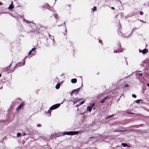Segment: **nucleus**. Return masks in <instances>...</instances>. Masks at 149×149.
<instances>
[{"label":"nucleus","instance_id":"1","mask_svg":"<svg viewBox=\"0 0 149 149\" xmlns=\"http://www.w3.org/2000/svg\"><path fill=\"white\" fill-rule=\"evenodd\" d=\"M60 104H57L52 105L49 109L47 112H46V114L48 116H50L51 115V110H54L58 108L60 106Z\"/></svg>","mask_w":149,"mask_h":149},{"label":"nucleus","instance_id":"2","mask_svg":"<svg viewBox=\"0 0 149 149\" xmlns=\"http://www.w3.org/2000/svg\"><path fill=\"white\" fill-rule=\"evenodd\" d=\"M79 133V132L78 131H70V132H62L61 134L59 135L58 136H63L65 135H77Z\"/></svg>","mask_w":149,"mask_h":149},{"label":"nucleus","instance_id":"3","mask_svg":"<svg viewBox=\"0 0 149 149\" xmlns=\"http://www.w3.org/2000/svg\"><path fill=\"white\" fill-rule=\"evenodd\" d=\"M121 47V46L120 44V43H119L116 47V48L117 49L116 50H114V52L116 53L121 52L122 51Z\"/></svg>","mask_w":149,"mask_h":149},{"label":"nucleus","instance_id":"4","mask_svg":"<svg viewBox=\"0 0 149 149\" xmlns=\"http://www.w3.org/2000/svg\"><path fill=\"white\" fill-rule=\"evenodd\" d=\"M11 64H10L8 67H7L5 68V71H6L8 73H10L13 72L14 70H10V67L11 66Z\"/></svg>","mask_w":149,"mask_h":149},{"label":"nucleus","instance_id":"5","mask_svg":"<svg viewBox=\"0 0 149 149\" xmlns=\"http://www.w3.org/2000/svg\"><path fill=\"white\" fill-rule=\"evenodd\" d=\"M24 102H22V103L20 104L16 108V111H18L21 109L22 107L23 106H24Z\"/></svg>","mask_w":149,"mask_h":149},{"label":"nucleus","instance_id":"6","mask_svg":"<svg viewBox=\"0 0 149 149\" xmlns=\"http://www.w3.org/2000/svg\"><path fill=\"white\" fill-rule=\"evenodd\" d=\"M95 105V103H93L91 104L90 106H88L87 108V110L90 112H91L92 109V108L94 107Z\"/></svg>","mask_w":149,"mask_h":149},{"label":"nucleus","instance_id":"7","mask_svg":"<svg viewBox=\"0 0 149 149\" xmlns=\"http://www.w3.org/2000/svg\"><path fill=\"white\" fill-rule=\"evenodd\" d=\"M80 88H78L77 89L73 90L71 92V95H72L74 93H78L80 91Z\"/></svg>","mask_w":149,"mask_h":149},{"label":"nucleus","instance_id":"8","mask_svg":"<svg viewBox=\"0 0 149 149\" xmlns=\"http://www.w3.org/2000/svg\"><path fill=\"white\" fill-rule=\"evenodd\" d=\"M148 52V50L146 49H145L142 51V52L143 54H145Z\"/></svg>","mask_w":149,"mask_h":149},{"label":"nucleus","instance_id":"9","mask_svg":"<svg viewBox=\"0 0 149 149\" xmlns=\"http://www.w3.org/2000/svg\"><path fill=\"white\" fill-rule=\"evenodd\" d=\"M13 3V2L12 1L11 4H10V5L9 7L8 8L9 10L12 9L14 8V6L12 5Z\"/></svg>","mask_w":149,"mask_h":149},{"label":"nucleus","instance_id":"10","mask_svg":"<svg viewBox=\"0 0 149 149\" xmlns=\"http://www.w3.org/2000/svg\"><path fill=\"white\" fill-rule=\"evenodd\" d=\"M71 82L72 83H75L77 82L76 79H73L71 80Z\"/></svg>","mask_w":149,"mask_h":149},{"label":"nucleus","instance_id":"11","mask_svg":"<svg viewBox=\"0 0 149 149\" xmlns=\"http://www.w3.org/2000/svg\"><path fill=\"white\" fill-rule=\"evenodd\" d=\"M109 98L108 97H104L102 100L100 101V102L101 103H103L105 100L107 99L108 98Z\"/></svg>","mask_w":149,"mask_h":149},{"label":"nucleus","instance_id":"12","mask_svg":"<svg viewBox=\"0 0 149 149\" xmlns=\"http://www.w3.org/2000/svg\"><path fill=\"white\" fill-rule=\"evenodd\" d=\"M60 87V83H58L56 84V86L55 88L56 89H58Z\"/></svg>","mask_w":149,"mask_h":149},{"label":"nucleus","instance_id":"13","mask_svg":"<svg viewBox=\"0 0 149 149\" xmlns=\"http://www.w3.org/2000/svg\"><path fill=\"white\" fill-rule=\"evenodd\" d=\"M36 49V48L35 47H34V48H32V49L29 52L28 54L29 55H30L31 54L32 52L33 51Z\"/></svg>","mask_w":149,"mask_h":149},{"label":"nucleus","instance_id":"14","mask_svg":"<svg viewBox=\"0 0 149 149\" xmlns=\"http://www.w3.org/2000/svg\"><path fill=\"white\" fill-rule=\"evenodd\" d=\"M36 49V48L35 47H34V48H32V49L29 52L28 54L29 55H30L31 54L32 52L33 51Z\"/></svg>","mask_w":149,"mask_h":149},{"label":"nucleus","instance_id":"15","mask_svg":"<svg viewBox=\"0 0 149 149\" xmlns=\"http://www.w3.org/2000/svg\"><path fill=\"white\" fill-rule=\"evenodd\" d=\"M36 49V48L35 47H34V48H32V49L29 52L28 54L29 55H30L31 54L32 52L33 51Z\"/></svg>","mask_w":149,"mask_h":149},{"label":"nucleus","instance_id":"16","mask_svg":"<svg viewBox=\"0 0 149 149\" xmlns=\"http://www.w3.org/2000/svg\"><path fill=\"white\" fill-rule=\"evenodd\" d=\"M122 145L124 147H125L127 146V145L126 143H122Z\"/></svg>","mask_w":149,"mask_h":149},{"label":"nucleus","instance_id":"17","mask_svg":"<svg viewBox=\"0 0 149 149\" xmlns=\"http://www.w3.org/2000/svg\"><path fill=\"white\" fill-rule=\"evenodd\" d=\"M91 10H93V12L94 11L96 10L97 7L95 6H94L93 8H91Z\"/></svg>","mask_w":149,"mask_h":149},{"label":"nucleus","instance_id":"18","mask_svg":"<svg viewBox=\"0 0 149 149\" xmlns=\"http://www.w3.org/2000/svg\"><path fill=\"white\" fill-rule=\"evenodd\" d=\"M129 86V85L128 84H125L124 86V87H128Z\"/></svg>","mask_w":149,"mask_h":149},{"label":"nucleus","instance_id":"19","mask_svg":"<svg viewBox=\"0 0 149 149\" xmlns=\"http://www.w3.org/2000/svg\"><path fill=\"white\" fill-rule=\"evenodd\" d=\"M21 136V134L20 133H18L17 134V137H19Z\"/></svg>","mask_w":149,"mask_h":149},{"label":"nucleus","instance_id":"20","mask_svg":"<svg viewBox=\"0 0 149 149\" xmlns=\"http://www.w3.org/2000/svg\"><path fill=\"white\" fill-rule=\"evenodd\" d=\"M141 100H137L135 101V102L136 103H139L140 102V101Z\"/></svg>","mask_w":149,"mask_h":149},{"label":"nucleus","instance_id":"21","mask_svg":"<svg viewBox=\"0 0 149 149\" xmlns=\"http://www.w3.org/2000/svg\"><path fill=\"white\" fill-rule=\"evenodd\" d=\"M140 14L141 15H143V12L141 11H140Z\"/></svg>","mask_w":149,"mask_h":149},{"label":"nucleus","instance_id":"22","mask_svg":"<svg viewBox=\"0 0 149 149\" xmlns=\"http://www.w3.org/2000/svg\"><path fill=\"white\" fill-rule=\"evenodd\" d=\"M132 97H134V98H136V95H135V94H133L132 95Z\"/></svg>","mask_w":149,"mask_h":149},{"label":"nucleus","instance_id":"23","mask_svg":"<svg viewBox=\"0 0 149 149\" xmlns=\"http://www.w3.org/2000/svg\"><path fill=\"white\" fill-rule=\"evenodd\" d=\"M41 125L40 124H37V126L38 127H40L41 126Z\"/></svg>","mask_w":149,"mask_h":149},{"label":"nucleus","instance_id":"24","mask_svg":"<svg viewBox=\"0 0 149 149\" xmlns=\"http://www.w3.org/2000/svg\"><path fill=\"white\" fill-rule=\"evenodd\" d=\"M84 102V101H82V102H81L80 103V104H83Z\"/></svg>","mask_w":149,"mask_h":149},{"label":"nucleus","instance_id":"25","mask_svg":"<svg viewBox=\"0 0 149 149\" xmlns=\"http://www.w3.org/2000/svg\"><path fill=\"white\" fill-rule=\"evenodd\" d=\"M54 19H55V21L56 22H57V19L56 18V17H54Z\"/></svg>","mask_w":149,"mask_h":149},{"label":"nucleus","instance_id":"26","mask_svg":"<svg viewBox=\"0 0 149 149\" xmlns=\"http://www.w3.org/2000/svg\"><path fill=\"white\" fill-rule=\"evenodd\" d=\"M76 102H74V103H76V102H78L79 101V100H75Z\"/></svg>","mask_w":149,"mask_h":149},{"label":"nucleus","instance_id":"27","mask_svg":"<svg viewBox=\"0 0 149 149\" xmlns=\"http://www.w3.org/2000/svg\"><path fill=\"white\" fill-rule=\"evenodd\" d=\"M81 105V104H80V103H79L78 104H77V107H78Z\"/></svg>","mask_w":149,"mask_h":149},{"label":"nucleus","instance_id":"28","mask_svg":"<svg viewBox=\"0 0 149 149\" xmlns=\"http://www.w3.org/2000/svg\"><path fill=\"white\" fill-rule=\"evenodd\" d=\"M99 42L100 43H102V40H99Z\"/></svg>","mask_w":149,"mask_h":149},{"label":"nucleus","instance_id":"29","mask_svg":"<svg viewBox=\"0 0 149 149\" xmlns=\"http://www.w3.org/2000/svg\"><path fill=\"white\" fill-rule=\"evenodd\" d=\"M111 9H112V10H114L115 9V8H114V7H111Z\"/></svg>","mask_w":149,"mask_h":149},{"label":"nucleus","instance_id":"30","mask_svg":"<svg viewBox=\"0 0 149 149\" xmlns=\"http://www.w3.org/2000/svg\"><path fill=\"white\" fill-rule=\"evenodd\" d=\"M17 66H18V67H19V65H18V64H17L16 65V66H15V67H14V68H16L17 67Z\"/></svg>","mask_w":149,"mask_h":149},{"label":"nucleus","instance_id":"31","mask_svg":"<svg viewBox=\"0 0 149 149\" xmlns=\"http://www.w3.org/2000/svg\"><path fill=\"white\" fill-rule=\"evenodd\" d=\"M139 75H140V76H141V75H142V73H139Z\"/></svg>","mask_w":149,"mask_h":149},{"label":"nucleus","instance_id":"32","mask_svg":"<svg viewBox=\"0 0 149 149\" xmlns=\"http://www.w3.org/2000/svg\"><path fill=\"white\" fill-rule=\"evenodd\" d=\"M3 3L2 2L0 1V5H2Z\"/></svg>","mask_w":149,"mask_h":149},{"label":"nucleus","instance_id":"33","mask_svg":"<svg viewBox=\"0 0 149 149\" xmlns=\"http://www.w3.org/2000/svg\"><path fill=\"white\" fill-rule=\"evenodd\" d=\"M26 135V134L24 133L23 134V136H25Z\"/></svg>","mask_w":149,"mask_h":149},{"label":"nucleus","instance_id":"34","mask_svg":"<svg viewBox=\"0 0 149 149\" xmlns=\"http://www.w3.org/2000/svg\"><path fill=\"white\" fill-rule=\"evenodd\" d=\"M112 116H109V117H108L107 118H106L107 119V118H109L110 117H111Z\"/></svg>","mask_w":149,"mask_h":149},{"label":"nucleus","instance_id":"35","mask_svg":"<svg viewBox=\"0 0 149 149\" xmlns=\"http://www.w3.org/2000/svg\"><path fill=\"white\" fill-rule=\"evenodd\" d=\"M147 85L148 86H149V83L147 84Z\"/></svg>","mask_w":149,"mask_h":149},{"label":"nucleus","instance_id":"36","mask_svg":"<svg viewBox=\"0 0 149 149\" xmlns=\"http://www.w3.org/2000/svg\"><path fill=\"white\" fill-rule=\"evenodd\" d=\"M23 63H24H24H25V61H24H24H23Z\"/></svg>","mask_w":149,"mask_h":149},{"label":"nucleus","instance_id":"37","mask_svg":"<svg viewBox=\"0 0 149 149\" xmlns=\"http://www.w3.org/2000/svg\"><path fill=\"white\" fill-rule=\"evenodd\" d=\"M139 51L140 52H141V50L139 49Z\"/></svg>","mask_w":149,"mask_h":149},{"label":"nucleus","instance_id":"38","mask_svg":"<svg viewBox=\"0 0 149 149\" xmlns=\"http://www.w3.org/2000/svg\"><path fill=\"white\" fill-rule=\"evenodd\" d=\"M1 74H0V77H1Z\"/></svg>","mask_w":149,"mask_h":149},{"label":"nucleus","instance_id":"39","mask_svg":"<svg viewBox=\"0 0 149 149\" xmlns=\"http://www.w3.org/2000/svg\"><path fill=\"white\" fill-rule=\"evenodd\" d=\"M140 21L141 22H143V21H142V20H140Z\"/></svg>","mask_w":149,"mask_h":149},{"label":"nucleus","instance_id":"40","mask_svg":"<svg viewBox=\"0 0 149 149\" xmlns=\"http://www.w3.org/2000/svg\"><path fill=\"white\" fill-rule=\"evenodd\" d=\"M95 109V108H94L93 109V110H94V109Z\"/></svg>","mask_w":149,"mask_h":149},{"label":"nucleus","instance_id":"41","mask_svg":"<svg viewBox=\"0 0 149 149\" xmlns=\"http://www.w3.org/2000/svg\"><path fill=\"white\" fill-rule=\"evenodd\" d=\"M120 131V132H121V131Z\"/></svg>","mask_w":149,"mask_h":149},{"label":"nucleus","instance_id":"42","mask_svg":"<svg viewBox=\"0 0 149 149\" xmlns=\"http://www.w3.org/2000/svg\"><path fill=\"white\" fill-rule=\"evenodd\" d=\"M115 132H116V131H115Z\"/></svg>","mask_w":149,"mask_h":149}]
</instances>
